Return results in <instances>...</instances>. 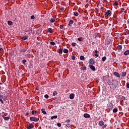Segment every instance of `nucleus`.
Masks as SVG:
<instances>
[{"instance_id":"obj_1","label":"nucleus","mask_w":129,"mask_h":129,"mask_svg":"<svg viewBox=\"0 0 129 129\" xmlns=\"http://www.w3.org/2000/svg\"><path fill=\"white\" fill-rule=\"evenodd\" d=\"M112 83L111 86L110 87L111 89H116V88H118V82L116 80H112Z\"/></svg>"},{"instance_id":"obj_2","label":"nucleus","mask_w":129,"mask_h":129,"mask_svg":"<svg viewBox=\"0 0 129 129\" xmlns=\"http://www.w3.org/2000/svg\"><path fill=\"white\" fill-rule=\"evenodd\" d=\"M26 33H27L28 35H31V33L32 32H33V29L32 28H29L28 29V28L25 30Z\"/></svg>"},{"instance_id":"obj_3","label":"nucleus","mask_w":129,"mask_h":129,"mask_svg":"<svg viewBox=\"0 0 129 129\" xmlns=\"http://www.w3.org/2000/svg\"><path fill=\"white\" fill-rule=\"evenodd\" d=\"M30 120H31V121H39V118L31 117H30Z\"/></svg>"},{"instance_id":"obj_4","label":"nucleus","mask_w":129,"mask_h":129,"mask_svg":"<svg viewBox=\"0 0 129 129\" xmlns=\"http://www.w3.org/2000/svg\"><path fill=\"white\" fill-rule=\"evenodd\" d=\"M108 15H111V11L110 10H107L106 12H105V17H108Z\"/></svg>"},{"instance_id":"obj_5","label":"nucleus","mask_w":129,"mask_h":129,"mask_svg":"<svg viewBox=\"0 0 129 129\" xmlns=\"http://www.w3.org/2000/svg\"><path fill=\"white\" fill-rule=\"evenodd\" d=\"M113 74L114 76H115L116 77H117V78H119L120 77V75L116 72H114L113 73Z\"/></svg>"},{"instance_id":"obj_6","label":"nucleus","mask_w":129,"mask_h":129,"mask_svg":"<svg viewBox=\"0 0 129 129\" xmlns=\"http://www.w3.org/2000/svg\"><path fill=\"white\" fill-rule=\"evenodd\" d=\"M89 63L91 65H94L95 64V61L93 58H91L89 60Z\"/></svg>"},{"instance_id":"obj_7","label":"nucleus","mask_w":129,"mask_h":129,"mask_svg":"<svg viewBox=\"0 0 129 129\" xmlns=\"http://www.w3.org/2000/svg\"><path fill=\"white\" fill-rule=\"evenodd\" d=\"M73 24H74V21L71 20L69 21L68 26H70V27H72V25H73Z\"/></svg>"},{"instance_id":"obj_8","label":"nucleus","mask_w":129,"mask_h":129,"mask_svg":"<svg viewBox=\"0 0 129 129\" xmlns=\"http://www.w3.org/2000/svg\"><path fill=\"white\" fill-rule=\"evenodd\" d=\"M89 68H90V69H91V70H92L93 71H95L96 69H95V67H94L93 64H90L89 65Z\"/></svg>"},{"instance_id":"obj_9","label":"nucleus","mask_w":129,"mask_h":129,"mask_svg":"<svg viewBox=\"0 0 129 129\" xmlns=\"http://www.w3.org/2000/svg\"><path fill=\"white\" fill-rule=\"evenodd\" d=\"M83 116H84V117H85V118H90V115H89V114H87V113L84 114Z\"/></svg>"},{"instance_id":"obj_10","label":"nucleus","mask_w":129,"mask_h":129,"mask_svg":"<svg viewBox=\"0 0 129 129\" xmlns=\"http://www.w3.org/2000/svg\"><path fill=\"white\" fill-rule=\"evenodd\" d=\"M98 124L100 126H102V125L104 124V122H103V121H99Z\"/></svg>"},{"instance_id":"obj_11","label":"nucleus","mask_w":129,"mask_h":129,"mask_svg":"<svg viewBox=\"0 0 129 129\" xmlns=\"http://www.w3.org/2000/svg\"><path fill=\"white\" fill-rule=\"evenodd\" d=\"M74 94L72 93L70 95V99H73L74 98Z\"/></svg>"},{"instance_id":"obj_12","label":"nucleus","mask_w":129,"mask_h":129,"mask_svg":"<svg viewBox=\"0 0 129 129\" xmlns=\"http://www.w3.org/2000/svg\"><path fill=\"white\" fill-rule=\"evenodd\" d=\"M8 25H9V26H13V22H12V21H8Z\"/></svg>"},{"instance_id":"obj_13","label":"nucleus","mask_w":129,"mask_h":129,"mask_svg":"<svg viewBox=\"0 0 129 129\" xmlns=\"http://www.w3.org/2000/svg\"><path fill=\"white\" fill-rule=\"evenodd\" d=\"M74 16L75 17H78V16H79V14L77 12H74Z\"/></svg>"},{"instance_id":"obj_14","label":"nucleus","mask_w":129,"mask_h":129,"mask_svg":"<svg viewBox=\"0 0 129 129\" xmlns=\"http://www.w3.org/2000/svg\"><path fill=\"white\" fill-rule=\"evenodd\" d=\"M41 111H42V113H43V114H47V112H46L45 111V109L42 108L41 109Z\"/></svg>"},{"instance_id":"obj_15","label":"nucleus","mask_w":129,"mask_h":129,"mask_svg":"<svg viewBox=\"0 0 129 129\" xmlns=\"http://www.w3.org/2000/svg\"><path fill=\"white\" fill-rule=\"evenodd\" d=\"M47 31L48 33H50V34H52L53 33V31H52V28H50L47 29Z\"/></svg>"},{"instance_id":"obj_16","label":"nucleus","mask_w":129,"mask_h":129,"mask_svg":"<svg viewBox=\"0 0 129 129\" xmlns=\"http://www.w3.org/2000/svg\"><path fill=\"white\" fill-rule=\"evenodd\" d=\"M121 76H122V77H125V76H126V72H122L121 73Z\"/></svg>"},{"instance_id":"obj_17","label":"nucleus","mask_w":129,"mask_h":129,"mask_svg":"<svg viewBox=\"0 0 129 129\" xmlns=\"http://www.w3.org/2000/svg\"><path fill=\"white\" fill-rule=\"evenodd\" d=\"M28 38V36H25L22 37L21 39H22V40H27Z\"/></svg>"},{"instance_id":"obj_18","label":"nucleus","mask_w":129,"mask_h":129,"mask_svg":"<svg viewBox=\"0 0 129 129\" xmlns=\"http://www.w3.org/2000/svg\"><path fill=\"white\" fill-rule=\"evenodd\" d=\"M33 124H31L29 125V126L27 127V129L33 128Z\"/></svg>"},{"instance_id":"obj_19","label":"nucleus","mask_w":129,"mask_h":129,"mask_svg":"<svg viewBox=\"0 0 129 129\" xmlns=\"http://www.w3.org/2000/svg\"><path fill=\"white\" fill-rule=\"evenodd\" d=\"M63 52V53H68V52H69V51L68 50V49H67L66 48H64Z\"/></svg>"},{"instance_id":"obj_20","label":"nucleus","mask_w":129,"mask_h":129,"mask_svg":"<svg viewBox=\"0 0 129 129\" xmlns=\"http://www.w3.org/2000/svg\"><path fill=\"white\" fill-rule=\"evenodd\" d=\"M117 110H118L117 108H114V109H113V112L114 113H116V112H117Z\"/></svg>"},{"instance_id":"obj_21","label":"nucleus","mask_w":129,"mask_h":129,"mask_svg":"<svg viewBox=\"0 0 129 129\" xmlns=\"http://www.w3.org/2000/svg\"><path fill=\"white\" fill-rule=\"evenodd\" d=\"M3 118L5 120H9L10 119V116L4 117Z\"/></svg>"},{"instance_id":"obj_22","label":"nucleus","mask_w":129,"mask_h":129,"mask_svg":"<svg viewBox=\"0 0 129 129\" xmlns=\"http://www.w3.org/2000/svg\"><path fill=\"white\" fill-rule=\"evenodd\" d=\"M26 51H27V49L23 48V49H21L20 50V52H22V53H25V52H26Z\"/></svg>"},{"instance_id":"obj_23","label":"nucleus","mask_w":129,"mask_h":129,"mask_svg":"<svg viewBox=\"0 0 129 129\" xmlns=\"http://www.w3.org/2000/svg\"><path fill=\"white\" fill-rule=\"evenodd\" d=\"M129 54V50H126L124 52V55H128Z\"/></svg>"},{"instance_id":"obj_24","label":"nucleus","mask_w":129,"mask_h":129,"mask_svg":"<svg viewBox=\"0 0 129 129\" xmlns=\"http://www.w3.org/2000/svg\"><path fill=\"white\" fill-rule=\"evenodd\" d=\"M57 117H58V116L57 115H55V116H52L51 117V119H56L57 118Z\"/></svg>"},{"instance_id":"obj_25","label":"nucleus","mask_w":129,"mask_h":129,"mask_svg":"<svg viewBox=\"0 0 129 129\" xmlns=\"http://www.w3.org/2000/svg\"><path fill=\"white\" fill-rule=\"evenodd\" d=\"M84 59H85V58L84 57V56L83 55H81L80 57V60H84Z\"/></svg>"},{"instance_id":"obj_26","label":"nucleus","mask_w":129,"mask_h":129,"mask_svg":"<svg viewBox=\"0 0 129 129\" xmlns=\"http://www.w3.org/2000/svg\"><path fill=\"white\" fill-rule=\"evenodd\" d=\"M120 100L121 101H124V100H125V97L122 96V97L120 98Z\"/></svg>"},{"instance_id":"obj_27","label":"nucleus","mask_w":129,"mask_h":129,"mask_svg":"<svg viewBox=\"0 0 129 129\" xmlns=\"http://www.w3.org/2000/svg\"><path fill=\"white\" fill-rule=\"evenodd\" d=\"M117 49L118 50H121V49H122V47L121 46V45H118L117 46Z\"/></svg>"},{"instance_id":"obj_28","label":"nucleus","mask_w":129,"mask_h":129,"mask_svg":"<svg viewBox=\"0 0 129 129\" xmlns=\"http://www.w3.org/2000/svg\"><path fill=\"white\" fill-rule=\"evenodd\" d=\"M50 45H52V46H55V42H54V41L50 42Z\"/></svg>"},{"instance_id":"obj_29","label":"nucleus","mask_w":129,"mask_h":129,"mask_svg":"<svg viewBox=\"0 0 129 129\" xmlns=\"http://www.w3.org/2000/svg\"><path fill=\"white\" fill-rule=\"evenodd\" d=\"M62 52V49L61 48H59L58 49V52L59 53V54H61Z\"/></svg>"},{"instance_id":"obj_30","label":"nucleus","mask_w":129,"mask_h":129,"mask_svg":"<svg viewBox=\"0 0 129 129\" xmlns=\"http://www.w3.org/2000/svg\"><path fill=\"white\" fill-rule=\"evenodd\" d=\"M50 23H54L55 22V19L54 18H51L50 20Z\"/></svg>"},{"instance_id":"obj_31","label":"nucleus","mask_w":129,"mask_h":129,"mask_svg":"<svg viewBox=\"0 0 129 129\" xmlns=\"http://www.w3.org/2000/svg\"><path fill=\"white\" fill-rule=\"evenodd\" d=\"M26 62H27V60H26V59H23V60H22V63H23V64L24 65H26Z\"/></svg>"},{"instance_id":"obj_32","label":"nucleus","mask_w":129,"mask_h":129,"mask_svg":"<svg viewBox=\"0 0 129 129\" xmlns=\"http://www.w3.org/2000/svg\"><path fill=\"white\" fill-rule=\"evenodd\" d=\"M32 114H35V113H37V112H38V111H37V110H33L32 111Z\"/></svg>"},{"instance_id":"obj_33","label":"nucleus","mask_w":129,"mask_h":129,"mask_svg":"<svg viewBox=\"0 0 129 129\" xmlns=\"http://www.w3.org/2000/svg\"><path fill=\"white\" fill-rule=\"evenodd\" d=\"M57 91L53 92V96H56L57 95Z\"/></svg>"},{"instance_id":"obj_34","label":"nucleus","mask_w":129,"mask_h":129,"mask_svg":"<svg viewBox=\"0 0 129 129\" xmlns=\"http://www.w3.org/2000/svg\"><path fill=\"white\" fill-rule=\"evenodd\" d=\"M106 60V56H104L102 58V61H105Z\"/></svg>"},{"instance_id":"obj_35","label":"nucleus","mask_w":129,"mask_h":129,"mask_svg":"<svg viewBox=\"0 0 129 129\" xmlns=\"http://www.w3.org/2000/svg\"><path fill=\"white\" fill-rule=\"evenodd\" d=\"M77 40H78V41H81L83 40V39H82V37H79V38H78Z\"/></svg>"},{"instance_id":"obj_36","label":"nucleus","mask_w":129,"mask_h":129,"mask_svg":"<svg viewBox=\"0 0 129 129\" xmlns=\"http://www.w3.org/2000/svg\"><path fill=\"white\" fill-rule=\"evenodd\" d=\"M75 58H76V57L75 56V55H73L72 56V60H75Z\"/></svg>"},{"instance_id":"obj_37","label":"nucleus","mask_w":129,"mask_h":129,"mask_svg":"<svg viewBox=\"0 0 129 129\" xmlns=\"http://www.w3.org/2000/svg\"><path fill=\"white\" fill-rule=\"evenodd\" d=\"M57 126H58V127H61V126L62 125L61 124V123H57Z\"/></svg>"},{"instance_id":"obj_38","label":"nucleus","mask_w":129,"mask_h":129,"mask_svg":"<svg viewBox=\"0 0 129 129\" xmlns=\"http://www.w3.org/2000/svg\"><path fill=\"white\" fill-rule=\"evenodd\" d=\"M72 45L73 46V47H75V46H76V43L75 42H73L72 43Z\"/></svg>"},{"instance_id":"obj_39","label":"nucleus","mask_w":129,"mask_h":129,"mask_svg":"<svg viewBox=\"0 0 129 129\" xmlns=\"http://www.w3.org/2000/svg\"><path fill=\"white\" fill-rule=\"evenodd\" d=\"M114 6H118V4H117V2L115 1L114 4Z\"/></svg>"},{"instance_id":"obj_40","label":"nucleus","mask_w":129,"mask_h":129,"mask_svg":"<svg viewBox=\"0 0 129 129\" xmlns=\"http://www.w3.org/2000/svg\"><path fill=\"white\" fill-rule=\"evenodd\" d=\"M2 99H3V100L4 101H6L8 100V98H7L6 97H5L4 98H3Z\"/></svg>"},{"instance_id":"obj_41","label":"nucleus","mask_w":129,"mask_h":129,"mask_svg":"<svg viewBox=\"0 0 129 129\" xmlns=\"http://www.w3.org/2000/svg\"><path fill=\"white\" fill-rule=\"evenodd\" d=\"M71 121V119H67L66 120V122H67L68 123H69V122H70Z\"/></svg>"},{"instance_id":"obj_42","label":"nucleus","mask_w":129,"mask_h":129,"mask_svg":"<svg viewBox=\"0 0 129 129\" xmlns=\"http://www.w3.org/2000/svg\"><path fill=\"white\" fill-rule=\"evenodd\" d=\"M35 19V16L32 15L31 16V20H34Z\"/></svg>"},{"instance_id":"obj_43","label":"nucleus","mask_w":129,"mask_h":129,"mask_svg":"<svg viewBox=\"0 0 129 129\" xmlns=\"http://www.w3.org/2000/svg\"><path fill=\"white\" fill-rule=\"evenodd\" d=\"M66 126H67V127H70V123L66 124Z\"/></svg>"},{"instance_id":"obj_44","label":"nucleus","mask_w":129,"mask_h":129,"mask_svg":"<svg viewBox=\"0 0 129 129\" xmlns=\"http://www.w3.org/2000/svg\"><path fill=\"white\" fill-rule=\"evenodd\" d=\"M120 13H123V11H124V8H121L120 9Z\"/></svg>"},{"instance_id":"obj_45","label":"nucleus","mask_w":129,"mask_h":129,"mask_svg":"<svg viewBox=\"0 0 129 129\" xmlns=\"http://www.w3.org/2000/svg\"><path fill=\"white\" fill-rule=\"evenodd\" d=\"M82 70H86V67L84 66L82 68Z\"/></svg>"},{"instance_id":"obj_46","label":"nucleus","mask_w":129,"mask_h":129,"mask_svg":"<svg viewBox=\"0 0 129 129\" xmlns=\"http://www.w3.org/2000/svg\"><path fill=\"white\" fill-rule=\"evenodd\" d=\"M44 97L45 98H49V95H48L47 94H46L44 95Z\"/></svg>"},{"instance_id":"obj_47","label":"nucleus","mask_w":129,"mask_h":129,"mask_svg":"<svg viewBox=\"0 0 129 129\" xmlns=\"http://www.w3.org/2000/svg\"><path fill=\"white\" fill-rule=\"evenodd\" d=\"M4 98V96L0 94V99Z\"/></svg>"},{"instance_id":"obj_48","label":"nucleus","mask_w":129,"mask_h":129,"mask_svg":"<svg viewBox=\"0 0 129 129\" xmlns=\"http://www.w3.org/2000/svg\"><path fill=\"white\" fill-rule=\"evenodd\" d=\"M60 11H64V7H61L60 8Z\"/></svg>"},{"instance_id":"obj_49","label":"nucleus","mask_w":129,"mask_h":129,"mask_svg":"<svg viewBox=\"0 0 129 129\" xmlns=\"http://www.w3.org/2000/svg\"><path fill=\"white\" fill-rule=\"evenodd\" d=\"M0 101L2 104H4V101L3 100V99H0Z\"/></svg>"},{"instance_id":"obj_50","label":"nucleus","mask_w":129,"mask_h":129,"mask_svg":"<svg viewBox=\"0 0 129 129\" xmlns=\"http://www.w3.org/2000/svg\"><path fill=\"white\" fill-rule=\"evenodd\" d=\"M126 87L127 88H129V83H126Z\"/></svg>"},{"instance_id":"obj_51","label":"nucleus","mask_w":129,"mask_h":129,"mask_svg":"<svg viewBox=\"0 0 129 129\" xmlns=\"http://www.w3.org/2000/svg\"><path fill=\"white\" fill-rule=\"evenodd\" d=\"M59 28L60 29H63V28H64V26H63V25H60Z\"/></svg>"},{"instance_id":"obj_52","label":"nucleus","mask_w":129,"mask_h":129,"mask_svg":"<svg viewBox=\"0 0 129 129\" xmlns=\"http://www.w3.org/2000/svg\"><path fill=\"white\" fill-rule=\"evenodd\" d=\"M103 125V127H106V126H107V125L106 124H104Z\"/></svg>"},{"instance_id":"obj_53","label":"nucleus","mask_w":129,"mask_h":129,"mask_svg":"<svg viewBox=\"0 0 129 129\" xmlns=\"http://www.w3.org/2000/svg\"><path fill=\"white\" fill-rule=\"evenodd\" d=\"M99 51H98V50H95V53H96V54H97V53H98Z\"/></svg>"},{"instance_id":"obj_54","label":"nucleus","mask_w":129,"mask_h":129,"mask_svg":"<svg viewBox=\"0 0 129 129\" xmlns=\"http://www.w3.org/2000/svg\"><path fill=\"white\" fill-rule=\"evenodd\" d=\"M95 56H96V57H98V54H97V53H95Z\"/></svg>"},{"instance_id":"obj_55","label":"nucleus","mask_w":129,"mask_h":129,"mask_svg":"<svg viewBox=\"0 0 129 129\" xmlns=\"http://www.w3.org/2000/svg\"><path fill=\"white\" fill-rule=\"evenodd\" d=\"M127 24H129V19H128V20H127Z\"/></svg>"},{"instance_id":"obj_56","label":"nucleus","mask_w":129,"mask_h":129,"mask_svg":"<svg viewBox=\"0 0 129 129\" xmlns=\"http://www.w3.org/2000/svg\"><path fill=\"white\" fill-rule=\"evenodd\" d=\"M107 45H109V42H108V43H107Z\"/></svg>"},{"instance_id":"obj_57","label":"nucleus","mask_w":129,"mask_h":129,"mask_svg":"<svg viewBox=\"0 0 129 129\" xmlns=\"http://www.w3.org/2000/svg\"><path fill=\"white\" fill-rule=\"evenodd\" d=\"M36 90H39L38 89V88H36Z\"/></svg>"},{"instance_id":"obj_58","label":"nucleus","mask_w":129,"mask_h":129,"mask_svg":"<svg viewBox=\"0 0 129 129\" xmlns=\"http://www.w3.org/2000/svg\"><path fill=\"white\" fill-rule=\"evenodd\" d=\"M2 49H3V48H2L0 47V51H1Z\"/></svg>"},{"instance_id":"obj_59","label":"nucleus","mask_w":129,"mask_h":129,"mask_svg":"<svg viewBox=\"0 0 129 129\" xmlns=\"http://www.w3.org/2000/svg\"><path fill=\"white\" fill-rule=\"evenodd\" d=\"M9 1V2H10V1H12V0H8Z\"/></svg>"},{"instance_id":"obj_60","label":"nucleus","mask_w":129,"mask_h":129,"mask_svg":"<svg viewBox=\"0 0 129 129\" xmlns=\"http://www.w3.org/2000/svg\"><path fill=\"white\" fill-rule=\"evenodd\" d=\"M124 20H126V18H124Z\"/></svg>"},{"instance_id":"obj_61","label":"nucleus","mask_w":129,"mask_h":129,"mask_svg":"<svg viewBox=\"0 0 129 129\" xmlns=\"http://www.w3.org/2000/svg\"><path fill=\"white\" fill-rule=\"evenodd\" d=\"M56 1H58V0H55V2H56Z\"/></svg>"}]
</instances>
